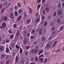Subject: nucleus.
<instances>
[{
    "mask_svg": "<svg viewBox=\"0 0 64 64\" xmlns=\"http://www.w3.org/2000/svg\"><path fill=\"white\" fill-rule=\"evenodd\" d=\"M50 42H48L47 43L46 46V48L48 49L50 48L51 46L50 45Z\"/></svg>",
    "mask_w": 64,
    "mask_h": 64,
    "instance_id": "obj_1",
    "label": "nucleus"
},
{
    "mask_svg": "<svg viewBox=\"0 0 64 64\" xmlns=\"http://www.w3.org/2000/svg\"><path fill=\"white\" fill-rule=\"evenodd\" d=\"M57 22L58 23H62V24H64V21H61V20L60 19H58L57 20Z\"/></svg>",
    "mask_w": 64,
    "mask_h": 64,
    "instance_id": "obj_2",
    "label": "nucleus"
},
{
    "mask_svg": "<svg viewBox=\"0 0 64 64\" xmlns=\"http://www.w3.org/2000/svg\"><path fill=\"white\" fill-rule=\"evenodd\" d=\"M23 14V13H22V14H21V16H18V18L17 19V20H20V19L22 18V15Z\"/></svg>",
    "mask_w": 64,
    "mask_h": 64,
    "instance_id": "obj_3",
    "label": "nucleus"
},
{
    "mask_svg": "<svg viewBox=\"0 0 64 64\" xmlns=\"http://www.w3.org/2000/svg\"><path fill=\"white\" fill-rule=\"evenodd\" d=\"M14 17V14L13 12H12L10 14V18H13Z\"/></svg>",
    "mask_w": 64,
    "mask_h": 64,
    "instance_id": "obj_4",
    "label": "nucleus"
},
{
    "mask_svg": "<svg viewBox=\"0 0 64 64\" xmlns=\"http://www.w3.org/2000/svg\"><path fill=\"white\" fill-rule=\"evenodd\" d=\"M6 25V23L5 22L2 23V24L3 28H5Z\"/></svg>",
    "mask_w": 64,
    "mask_h": 64,
    "instance_id": "obj_5",
    "label": "nucleus"
},
{
    "mask_svg": "<svg viewBox=\"0 0 64 64\" xmlns=\"http://www.w3.org/2000/svg\"><path fill=\"white\" fill-rule=\"evenodd\" d=\"M40 18H37V19L35 20V23H37V22H40Z\"/></svg>",
    "mask_w": 64,
    "mask_h": 64,
    "instance_id": "obj_6",
    "label": "nucleus"
},
{
    "mask_svg": "<svg viewBox=\"0 0 64 64\" xmlns=\"http://www.w3.org/2000/svg\"><path fill=\"white\" fill-rule=\"evenodd\" d=\"M24 44L26 45L27 44L28 42L26 38H24Z\"/></svg>",
    "mask_w": 64,
    "mask_h": 64,
    "instance_id": "obj_7",
    "label": "nucleus"
},
{
    "mask_svg": "<svg viewBox=\"0 0 64 64\" xmlns=\"http://www.w3.org/2000/svg\"><path fill=\"white\" fill-rule=\"evenodd\" d=\"M4 48L3 46H0V51L2 52L3 51Z\"/></svg>",
    "mask_w": 64,
    "mask_h": 64,
    "instance_id": "obj_8",
    "label": "nucleus"
},
{
    "mask_svg": "<svg viewBox=\"0 0 64 64\" xmlns=\"http://www.w3.org/2000/svg\"><path fill=\"white\" fill-rule=\"evenodd\" d=\"M11 45L12 48L13 49L15 48V46L14 43H12V44H11Z\"/></svg>",
    "mask_w": 64,
    "mask_h": 64,
    "instance_id": "obj_9",
    "label": "nucleus"
},
{
    "mask_svg": "<svg viewBox=\"0 0 64 64\" xmlns=\"http://www.w3.org/2000/svg\"><path fill=\"white\" fill-rule=\"evenodd\" d=\"M8 18L7 17V16H4V18L3 19L4 21H6V20H8Z\"/></svg>",
    "mask_w": 64,
    "mask_h": 64,
    "instance_id": "obj_10",
    "label": "nucleus"
},
{
    "mask_svg": "<svg viewBox=\"0 0 64 64\" xmlns=\"http://www.w3.org/2000/svg\"><path fill=\"white\" fill-rule=\"evenodd\" d=\"M63 27L62 26H61L60 27V28L58 31V32H60L62 31L63 30Z\"/></svg>",
    "mask_w": 64,
    "mask_h": 64,
    "instance_id": "obj_11",
    "label": "nucleus"
},
{
    "mask_svg": "<svg viewBox=\"0 0 64 64\" xmlns=\"http://www.w3.org/2000/svg\"><path fill=\"white\" fill-rule=\"evenodd\" d=\"M62 14V12L60 10H58V15H60Z\"/></svg>",
    "mask_w": 64,
    "mask_h": 64,
    "instance_id": "obj_12",
    "label": "nucleus"
},
{
    "mask_svg": "<svg viewBox=\"0 0 64 64\" xmlns=\"http://www.w3.org/2000/svg\"><path fill=\"white\" fill-rule=\"evenodd\" d=\"M45 10L47 12H48L49 10V8L48 7H46V8Z\"/></svg>",
    "mask_w": 64,
    "mask_h": 64,
    "instance_id": "obj_13",
    "label": "nucleus"
},
{
    "mask_svg": "<svg viewBox=\"0 0 64 64\" xmlns=\"http://www.w3.org/2000/svg\"><path fill=\"white\" fill-rule=\"evenodd\" d=\"M5 56V55L4 54L2 55L1 56V59H4Z\"/></svg>",
    "mask_w": 64,
    "mask_h": 64,
    "instance_id": "obj_14",
    "label": "nucleus"
},
{
    "mask_svg": "<svg viewBox=\"0 0 64 64\" xmlns=\"http://www.w3.org/2000/svg\"><path fill=\"white\" fill-rule=\"evenodd\" d=\"M42 28H40L39 31V34L40 35H41L42 33Z\"/></svg>",
    "mask_w": 64,
    "mask_h": 64,
    "instance_id": "obj_15",
    "label": "nucleus"
},
{
    "mask_svg": "<svg viewBox=\"0 0 64 64\" xmlns=\"http://www.w3.org/2000/svg\"><path fill=\"white\" fill-rule=\"evenodd\" d=\"M52 39H53V36L52 35H51L48 38L49 40H52Z\"/></svg>",
    "mask_w": 64,
    "mask_h": 64,
    "instance_id": "obj_16",
    "label": "nucleus"
},
{
    "mask_svg": "<svg viewBox=\"0 0 64 64\" xmlns=\"http://www.w3.org/2000/svg\"><path fill=\"white\" fill-rule=\"evenodd\" d=\"M14 15L16 16H18V12L16 11L14 12Z\"/></svg>",
    "mask_w": 64,
    "mask_h": 64,
    "instance_id": "obj_17",
    "label": "nucleus"
},
{
    "mask_svg": "<svg viewBox=\"0 0 64 64\" xmlns=\"http://www.w3.org/2000/svg\"><path fill=\"white\" fill-rule=\"evenodd\" d=\"M42 40L43 41H44L46 40L45 38L43 36L42 37Z\"/></svg>",
    "mask_w": 64,
    "mask_h": 64,
    "instance_id": "obj_18",
    "label": "nucleus"
},
{
    "mask_svg": "<svg viewBox=\"0 0 64 64\" xmlns=\"http://www.w3.org/2000/svg\"><path fill=\"white\" fill-rule=\"evenodd\" d=\"M43 52V51L42 50H40L38 52V55H40L41 54H42Z\"/></svg>",
    "mask_w": 64,
    "mask_h": 64,
    "instance_id": "obj_19",
    "label": "nucleus"
},
{
    "mask_svg": "<svg viewBox=\"0 0 64 64\" xmlns=\"http://www.w3.org/2000/svg\"><path fill=\"white\" fill-rule=\"evenodd\" d=\"M8 4V2H4V6H7Z\"/></svg>",
    "mask_w": 64,
    "mask_h": 64,
    "instance_id": "obj_20",
    "label": "nucleus"
},
{
    "mask_svg": "<svg viewBox=\"0 0 64 64\" xmlns=\"http://www.w3.org/2000/svg\"><path fill=\"white\" fill-rule=\"evenodd\" d=\"M23 11L22 10H21V9H20L18 10V13L19 14H20V13L22 12Z\"/></svg>",
    "mask_w": 64,
    "mask_h": 64,
    "instance_id": "obj_21",
    "label": "nucleus"
},
{
    "mask_svg": "<svg viewBox=\"0 0 64 64\" xmlns=\"http://www.w3.org/2000/svg\"><path fill=\"white\" fill-rule=\"evenodd\" d=\"M18 56H16V62H18Z\"/></svg>",
    "mask_w": 64,
    "mask_h": 64,
    "instance_id": "obj_22",
    "label": "nucleus"
},
{
    "mask_svg": "<svg viewBox=\"0 0 64 64\" xmlns=\"http://www.w3.org/2000/svg\"><path fill=\"white\" fill-rule=\"evenodd\" d=\"M40 61L42 62H43L44 60V58H40Z\"/></svg>",
    "mask_w": 64,
    "mask_h": 64,
    "instance_id": "obj_23",
    "label": "nucleus"
},
{
    "mask_svg": "<svg viewBox=\"0 0 64 64\" xmlns=\"http://www.w3.org/2000/svg\"><path fill=\"white\" fill-rule=\"evenodd\" d=\"M39 49L37 48L36 49H35V50L34 51V52L35 53H37V52H38V50Z\"/></svg>",
    "mask_w": 64,
    "mask_h": 64,
    "instance_id": "obj_24",
    "label": "nucleus"
},
{
    "mask_svg": "<svg viewBox=\"0 0 64 64\" xmlns=\"http://www.w3.org/2000/svg\"><path fill=\"white\" fill-rule=\"evenodd\" d=\"M9 52V49L8 48H6V52Z\"/></svg>",
    "mask_w": 64,
    "mask_h": 64,
    "instance_id": "obj_25",
    "label": "nucleus"
},
{
    "mask_svg": "<svg viewBox=\"0 0 64 64\" xmlns=\"http://www.w3.org/2000/svg\"><path fill=\"white\" fill-rule=\"evenodd\" d=\"M17 4L18 5V6L19 7H21V6L20 3H18Z\"/></svg>",
    "mask_w": 64,
    "mask_h": 64,
    "instance_id": "obj_26",
    "label": "nucleus"
},
{
    "mask_svg": "<svg viewBox=\"0 0 64 64\" xmlns=\"http://www.w3.org/2000/svg\"><path fill=\"white\" fill-rule=\"evenodd\" d=\"M47 23L46 22H44V26L45 27L47 25Z\"/></svg>",
    "mask_w": 64,
    "mask_h": 64,
    "instance_id": "obj_27",
    "label": "nucleus"
},
{
    "mask_svg": "<svg viewBox=\"0 0 64 64\" xmlns=\"http://www.w3.org/2000/svg\"><path fill=\"white\" fill-rule=\"evenodd\" d=\"M6 43H8L10 42V40L8 39H6Z\"/></svg>",
    "mask_w": 64,
    "mask_h": 64,
    "instance_id": "obj_28",
    "label": "nucleus"
},
{
    "mask_svg": "<svg viewBox=\"0 0 64 64\" xmlns=\"http://www.w3.org/2000/svg\"><path fill=\"white\" fill-rule=\"evenodd\" d=\"M47 60H48L47 59V58H45L44 61L43 62H44V63H46V62H47Z\"/></svg>",
    "mask_w": 64,
    "mask_h": 64,
    "instance_id": "obj_29",
    "label": "nucleus"
},
{
    "mask_svg": "<svg viewBox=\"0 0 64 64\" xmlns=\"http://www.w3.org/2000/svg\"><path fill=\"white\" fill-rule=\"evenodd\" d=\"M46 0H42V4H44V3L45 2Z\"/></svg>",
    "mask_w": 64,
    "mask_h": 64,
    "instance_id": "obj_30",
    "label": "nucleus"
},
{
    "mask_svg": "<svg viewBox=\"0 0 64 64\" xmlns=\"http://www.w3.org/2000/svg\"><path fill=\"white\" fill-rule=\"evenodd\" d=\"M14 35H10V39H12L13 38H14Z\"/></svg>",
    "mask_w": 64,
    "mask_h": 64,
    "instance_id": "obj_31",
    "label": "nucleus"
},
{
    "mask_svg": "<svg viewBox=\"0 0 64 64\" xmlns=\"http://www.w3.org/2000/svg\"><path fill=\"white\" fill-rule=\"evenodd\" d=\"M20 54L22 53L23 52V50L21 48H20Z\"/></svg>",
    "mask_w": 64,
    "mask_h": 64,
    "instance_id": "obj_32",
    "label": "nucleus"
},
{
    "mask_svg": "<svg viewBox=\"0 0 64 64\" xmlns=\"http://www.w3.org/2000/svg\"><path fill=\"white\" fill-rule=\"evenodd\" d=\"M30 22H31V20H27V24H28L29 23H30Z\"/></svg>",
    "mask_w": 64,
    "mask_h": 64,
    "instance_id": "obj_33",
    "label": "nucleus"
},
{
    "mask_svg": "<svg viewBox=\"0 0 64 64\" xmlns=\"http://www.w3.org/2000/svg\"><path fill=\"white\" fill-rule=\"evenodd\" d=\"M28 8L30 12H32V8L30 7H28Z\"/></svg>",
    "mask_w": 64,
    "mask_h": 64,
    "instance_id": "obj_34",
    "label": "nucleus"
},
{
    "mask_svg": "<svg viewBox=\"0 0 64 64\" xmlns=\"http://www.w3.org/2000/svg\"><path fill=\"white\" fill-rule=\"evenodd\" d=\"M35 60L36 62L38 61V56H36L35 58Z\"/></svg>",
    "mask_w": 64,
    "mask_h": 64,
    "instance_id": "obj_35",
    "label": "nucleus"
},
{
    "mask_svg": "<svg viewBox=\"0 0 64 64\" xmlns=\"http://www.w3.org/2000/svg\"><path fill=\"white\" fill-rule=\"evenodd\" d=\"M18 8V6H15L14 7V9L15 10H17Z\"/></svg>",
    "mask_w": 64,
    "mask_h": 64,
    "instance_id": "obj_36",
    "label": "nucleus"
},
{
    "mask_svg": "<svg viewBox=\"0 0 64 64\" xmlns=\"http://www.w3.org/2000/svg\"><path fill=\"white\" fill-rule=\"evenodd\" d=\"M4 10H5V8H3L2 9L1 11L2 14V13L4 12Z\"/></svg>",
    "mask_w": 64,
    "mask_h": 64,
    "instance_id": "obj_37",
    "label": "nucleus"
},
{
    "mask_svg": "<svg viewBox=\"0 0 64 64\" xmlns=\"http://www.w3.org/2000/svg\"><path fill=\"white\" fill-rule=\"evenodd\" d=\"M19 35V33L18 32H17L16 34V36H17V37H18Z\"/></svg>",
    "mask_w": 64,
    "mask_h": 64,
    "instance_id": "obj_38",
    "label": "nucleus"
},
{
    "mask_svg": "<svg viewBox=\"0 0 64 64\" xmlns=\"http://www.w3.org/2000/svg\"><path fill=\"white\" fill-rule=\"evenodd\" d=\"M41 6V5L40 4H39L37 6V8L38 9H39L40 8V6Z\"/></svg>",
    "mask_w": 64,
    "mask_h": 64,
    "instance_id": "obj_39",
    "label": "nucleus"
},
{
    "mask_svg": "<svg viewBox=\"0 0 64 64\" xmlns=\"http://www.w3.org/2000/svg\"><path fill=\"white\" fill-rule=\"evenodd\" d=\"M30 47V46H26V48L27 49H28Z\"/></svg>",
    "mask_w": 64,
    "mask_h": 64,
    "instance_id": "obj_40",
    "label": "nucleus"
},
{
    "mask_svg": "<svg viewBox=\"0 0 64 64\" xmlns=\"http://www.w3.org/2000/svg\"><path fill=\"white\" fill-rule=\"evenodd\" d=\"M56 12H55L54 13V17H55L56 16Z\"/></svg>",
    "mask_w": 64,
    "mask_h": 64,
    "instance_id": "obj_41",
    "label": "nucleus"
},
{
    "mask_svg": "<svg viewBox=\"0 0 64 64\" xmlns=\"http://www.w3.org/2000/svg\"><path fill=\"white\" fill-rule=\"evenodd\" d=\"M57 41H56L55 42H54V44L53 45V47H54V46L56 45V44L57 43Z\"/></svg>",
    "mask_w": 64,
    "mask_h": 64,
    "instance_id": "obj_42",
    "label": "nucleus"
},
{
    "mask_svg": "<svg viewBox=\"0 0 64 64\" xmlns=\"http://www.w3.org/2000/svg\"><path fill=\"white\" fill-rule=\"evenodd\" d=\"M24 16L25 18H26L27 17V14L26 13H24Z\"/></svg>",
    "mask_w": 64,
    "mask_h": 64,
    "instance_id": "obj_43",
    "label": "nucleus"
},
{
    "mask_svg": "<svg viewBox=\"0 0 64 64\" xmlns=\"http://www.w3.org/2000/svg\"><path fill=\"white\" fill-rule=\"evenodd\" d=\"M32 32L33 34H34V33L35 32V30H34V29H33L32 30Z\"/></svg>",
    "mask_w": 64,
    "mask_h": 64,
    "instance_id": "obj_44",
    "label": "nucleus"
},
{
    "mask_svg": "<svg viewBox=\"0 0 64 64\" xmlns=\"http://www.w3.org/2000/svg\"><path fill=\"white\" fill-rule=\"evenodd\" d=\"M8 32L9 33H10V34H12V31L10 30H9Z\"/></svg>",
    "mask_w": 64,
    "mask_h": 64,
    "instance_id": "obj_45",
    "label": "nucleus"
},
{
    "mask_svg": "<svg viewBox=\"0 0 64 64\" xmlns=\"http://www.w3.org/2000/svg\"><path fill=\"white\" fill-rule=\"evenodd\" d=\"M55 29V27H53L51 29V30L52 31H53Z\"/></svg>",
    "mask_w": 64,
    "mask_h": 64,
    "instance_id": "obj_46",
    "label": "nucleus"
},
{
    "mask_svg": "<svg viewBox=\"0 0 64 64\" xmlns=\"http://www.w3.org/2000/svg\"><path fill=\"white\" fill-rule=\"evenodd\" d=\"M53 25H54V24H53V23L52 22L50 24V26L51 27H52L53 26Z\"/></svg>",
    "mask_w": 64,
    "mask_h": 64,
    "instance_id": "obj_47",
    "label": "nucleus"
},
{
    "mask_svg": "<svg viewBox=\"0 0 64 64\" xmlns=\"http://www.w3.org/2000/svg\"><path fill=\"white\" fill-rule=\"evenodd\" d=\"M41 0H37V2L38 3V4L40 3V2H41Z\"/></svg>",
    "mask_w": 64,
    "mask_h": 64,
    "instance_id": "obj_48",
    "label": "nucleus"
},
{
    "mask_svg": "<svg viewBox=\"0 0 64 64\" xmlns=\"http://www.w3.org/2000/svg\"><path fill=\"white\" fill-rule=\"evenodd\" d=\"M43 14H45V10H43Z\"/></svg>",
    "mask_w": 64,
    "mask_h": 64,
    "instance_id": "obj_49",
    "label": "nucleus"
},
{
    "mask_svg": "<svg viewBox=\"0 0 64 64\" xmlns=\"http://www.w3.org/2000/svg\"><path fill=\"white\" fill-rule=\"evenodd\" d=\"M2 4H0V9H1L2 8Z\"/></svg>",
    "mask_w": 64,
    "mask_h": 64,
    "instance_id": "obj_50",
    "label": "nucleus"
},
{
    "mask_svg": "<svg viewBox=\"0 0 64 64\" xmlns=\"http://www.w3.org/2000/svg\"><path fill=\"white\" fill-rule=\"evenodd\" d=\"M30 32H28V34H27V37H28V36H29L30 35Z\"/></svg>",
    "mask_w": 64,
    "mask_h": 64,
    "instance_id": "obj_51",
    "label": "nucleus"
},
{
    "mask_svg": "<svg viewBox=\"0 0 64 64\" xmlns=\"http://www.w3.org/2000/svg\"><path fill=\"white\" fill-rule=\"evenodd\" d=\"M9 62H10V61L9 60H7L6 62V64H9Z\"/></svg>",
    "mask_w": 64,
    "mask_h": 64,
    "instance_id": "obj_52",
    "label": "nucleus"
},
{
    "mask_svg": "<svg viewBox=\"0 0 64 64\" xmlns=\"http://www.w3.org/2000/svg\"><path fill=\"white\" fill-rule=\"evenodd\" d=\"M61 6V4H59L58 5V6L59 8H60Z\"/></svg>",
    "mask_w": 64,
    "mask_h": 64,
    "instance_id": "obj_53",
    "label": "nucleus"
},
{
    "mask_svg": "<svg viewBox=\"0 0 64 64\" xmlns=\"http://www.w3.org/2000/svg\"><path fill=\"white\" fill-rule=\"evenodd\" d=\"M57 33V32L56 31V32H55L54 33V32H52V34H56V33Z\"/></svg>",
    "mask_w": 64,
    "mask_h": 64,
    "instance_id": "obj_54",
    "label": "nucleus"
},
{
    "mask_svg": "<svg viewBox=\"0 0 64 64\" xmlns=\"http://www.w3.org/2000/svg\"><path fill=\"white\" fill-rule=\"evenodd\" d=\"M42 18L43 19H44L45 18L44 17V16H43V15H42Z\"/></svg>",
    "mask_w": 64,
    "mask_h": 64,
    "instance_id": "obj_55",
    "label": "nucleus"
},
{
    "mask_svg": "<svg viewBox=\"0 0 64 64\" xmlns=\"http://www.w3.org/2000/svg\"><path fill=\"white\" fill-rule=\"evenodd\" d=\"M43 56H44V55L42 54L39 57L41 58V57H43Z\"/></svg>",
    "mask_w": 64,
    "mask_h": 64,
    "instance_id": "obj_56",
    "label": "nucleus"
},
{
    "mask_svg": "<svg viewBox=\"0 0 64 64\" xmlns=\"http://www.w3.org/2000/svg\"><path fill=\"white\" fill-rule=\"evenodd\" d=\"M18 49L19 48V46H17V45H16L15 46Z\"/></svg>",
    "mask_w": 64,
    "mask_h": 64,
    "instance_id": "obj_57",
    "label": "nucleus"
},
{
    "mask_svg": "<svg viewBox=\"0 0 64 64\" xmlns=\"http://www.w3.org/2000/svg\"><path fill=\"white\" fill-rule=\"evenodd\" d=\"M24 4H26V0H24Z\"/></svg>",
    "mask_w": 64,
    "mask_h": 64,
    "instance_id": "obj_58",
    "label": "nucleus"
},
{
    "mask_svg": "<svg viewBox=\"0 0 64 64\" xmlns=\"http://www.w3.org/2000/svg\"><path fill=\"white\" fill-rule=\"evenodd\" d=\"M34 38V37L33 36H31L30 37L31 38V39H33Z\"/></svg>",
    "mask_w": 64,
    "mask_h": 64,
    "instance_id": "obj_59",
    "label": "nucleus"
},
{
    "mask_svg": "<svg viewBox=\"0 0 64 64\" xmlns=\"http://www.w3.org/2000/svg\"><path fill=\"white\" fill-rule=\"evenodd\" d=\"M36 41V42H37V43L38 42H39V39H38V40H37Z\"/></svg>",
    "mask_w": 64,
    "mask_h": 64,
    "instance_id": "obj_60",
    "label": "nucleus"
},
{
    "mask_svg": "<svg viewBox=\"0 0 64 64\" xmlns=\"http://www.w3.org/2000/svg\"><path fill=\"white\" fill-rule=\"evenodd\" d=\"M14 28H16V24H14V25L13 26Z\"/></svg>",
    "mask_w": 64,
    "mask_h": 64,
    "instance_id": "obj_61",
    "label": "nucleus"
},
{
    "mask_svg": "<svg viewBox=\"0 0 64 64\" xmlns=\"http://www.w3.org/2000/svg\"><path fill=\"white\" fill-rule=\"evenodd\" d=\"M9 48L10 49V50H12V48H11V47L10 46H9Z\"/></svg>",
    "mask_w": 64,
    "mask_h": 64,
    "instance_id": "obj_62",
    "label": "nucleus"
},
{
    "mask_svg": "<svg viewBox=\"0 0 64 64\" xmlns=\"http://www.w3.org/2000/svg\"><path fill=\"white\" fill-rule=\"evenodd\" d=\"M62 51L64 52V47H63L62 48Z\"/></svg>",
    "mask_w": 64,
    "mask_h": 64,
    "instance_id": "obj_63",
    "label": "nucleus"
},
{
    "mask_svg": "<svg viewBox=\"0 0 64 64\" xmlns=\"http://www.w3.org/2000/svg\"><path fill=\"white\" fill-rule=\"evenodd\" d=\"M37 43V42L36 41L35 42H34V45H35V44H36Z\"/></svg>",
    "mask_w": 64,
    "mask_h": 64,
    "instance_id": "obj_64",
    "label": "nucleus"
}]
</instances>
